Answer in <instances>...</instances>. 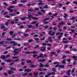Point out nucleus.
<instances>
[{
  "mask_svg": "<svg viewBox=\"0 0 77 77\" xmlns=\"http://www.w3.org/2000/svg\"><path fill=\"white\" fill-rule=\"evenodd\" d=\"M49 20V19H48V18H46V19H45L44 20H43V22H44L45 21H47V20Z\"/></svg>",
  "mask_w": 77,
  "mask_h": 77,
  "instance_id": "nucleus-30",
  "label": "nucleus"
},
{
  "mask_svg": "<svg viewBox=\"0 0 77 77\" xmlns=\"http://www.w3.org/2000/svg\"><path fill=\"white\" fill-rule=\"evenodd\" d=\"M17 36V34H13L12 35V37H15V36Z\"/></svg>",
  "mask_w": 77,
  "mask_h": 77,
  "instance_id": "nucleus-49",
  "label": "nucleus"
},
{
  "mask_svg": "<svg viewBox=\"0 0 77 77\" xmlns=\"http://www.w3.org/2000/svg\"><path fill=\"white\" fill-rule=\"evenodd\" d=\"M14 41H20V38H14Z\"/></svg>",
  "mask_w": 77,
  "mask_h": 77,
  "instance_id": "nucleus-19",
  "label": "nucleus"
},
{
  "mask_svg": "<svg viewBox=\"0 0 77 77\" xmlns=\"http://www.w3.org/2000/svg\"><path fill=\"white\" fill-rule=\"evenodd\" d=\"M37 21H34L30 23V24H36L37 23Z\"/></svg>",
  "mask_w": 77,
  "mask_h": 77,
  "instance_id": "nucleus-15",
  "label": "nucleus"
},
{
  "mask_svg": "<svg viewBox=\"0 0 77 77\" xmlns=\"http://www.w3.org/2000/svg\"><path fill=\"white\" fill-rule=\"evenodd\" d=\"M40 57L44 58V56H43V54H40Z\"/></svg>",
  "mask_w": 77,
  "mask_h": 77,
  "instance_id": "nucleus-24",
  "label": "nucleus"
},
{
  "mask_svg": "<svg viewBox=\"0 0 77 77\" xmlns=\"http://www.w3.org/2000/svg\"><path fill=\"white\" fill-rule=\"evenodd\" d=\"M28 16L29 18H32V19L35 20H38V18L35 17H32V16L31 15H28Z\"/></svg>",
  "mask_w": 77,
  "mask_h": 77,
  "instance_id": "nucleus-3",
  "label": "nucleus"
},
{
  "mask_svg": "<svg viewBox=\"0 0 77 77\" xmlns=\"http://www.w3.org/2000/svg\"><path fill=\"white\" fill-rule=\"evenodd\" d=\"M63 42L64 43H65V44H66V43H68V41H64V40H63Z\"/></svg>",
  "mask_w": 77,
  "mask_h": 77,
  "instance_id": "nucleus-29",
  "label": "nucleus"
},
{
  "mask_svg": "<svg viewBox=\"0 0 77 77\" xmlns=\"http://www.w3.org/2000/svg\"><path fill=\"white\" fill-rule=\"evenodd\" d=\"M66 56H64L63 57L62 59H65V58H66Z\"/></svg>",
  "mask_w": 77,
  "mask_h": 77,
  "instance_id": "nucleus-58",
  "label": "nucleus"
},
{
  "mask_svg": "<svg viewBox=\"0 0 77 77\" xmlns=\"http://www.w3.org/2000/svg\"><path fill=\"white\" fill-rule=\"evenodd\" d=\"M34 9L35 11H39V8H35Z\"/></svg>",
  "mask_w": 77,
  "mask_h": 77,
  "instance_id": "nucleus-52",
  "label": "nucleus"
},
{
  "mask_svg": "<svg viewBox=\"0 0 77 77\" xmlns=\"http://www.w3.org/2000/svg\"><path fill=\"white\" fill-rule=\"evenodd\" d=\"M18 57H12L13 59H17V58H18Z\"/></svg>",
  "mask_w": 77,
  "mask_h": 77,
  "instance_id": "nucleus-34",
  "label": "nucleus"
},
{
  "mask_svg": "<svg viewBox=\"0 0 77 77\" xmlns=\"http://www.w3.org/2000/svg\"><path fill=\"white\" fill-rule=\"evenodd\" d=\"M71 71V69H69L68 71L66 72V73L68 75H71V74L69 73Z\"/></svg>",
  "mask_w": 77,
  "mask_h": 77,
  "instance_id": "nucleus-7",
  "label": "nucleus"
},
{
  "mask_svg": "<svg viewBox=\"0 0 77 77\" xmlns=\"http://www.w3.org/2000/svg\"><path fill=\"white\" fill-rule=\"evenodd\" d=\"M33 41V40L32 39H30L29 41V42H32Z\"/></svg>",
  "mask_w": 77,
  "mask_h": 77,
  "instance_id": "nucleus-59",
  "label": "nucleus"
},
{
  "mask_svg": "<svg viewBox=\"0 0 77 77\" xmlns=\"http://www.w3.org/2000/svg\"><path fill=\"white\" fill-rule=\"evenodd\" d=\"M45 74V73L44 72H41L39 74V75H43Z\"/></svg>",
  "mask_w": 77,
  "mask_h": 77,
  "instance_id": "nucleus-31",
  "label": "nucleus"
},
{
  "mask_svg": "<svg viewBox=\"0 0 77 77\" xmlns=\"http://www.w3.org/2000/svg\"><path fill=\"white\" fill-rule=\"evenodd\" d=\"M44 66V67H48L49 66L48 64H46L45 66Z\"/></svg>",
  "mask_w": 77,
  "mask_h": 77,
  "instance_id": "nucleus-44",
  "label": "nucleus"
},
{
  "mask_svg": "<svg viewBox=\"0 0 77 77\" xmlns=\"http://www.w3.org/2000/svg\"><path fill=\"white\" fill-rule=\"evenodd\" d=\"M5 32H3L2 34V38H5L4 36V35H5Z\"/></svg>",
  "mask_w": 77,
  "mask_h": 77,
  "instance_id": "nucleus-28",
  "label": "nucleus"
},
{
  "mask_svg": "<svg viewBox=\"0 0 77 77\" xmlns=\"http://www.w3.org/2000/svg\"><path fill=\"white\" fill-rule=\"evenodd\" d=\"M23 71V69H19V71H20V72L21 71Z\"/></svg>",
  "mask_w": 77,
  "mask_h": 77,
  "instance_id": "nucleus-33",
  "label": "nucleus"
},
{
  "mask_svg": "<svg viewBox=\"0 0 77 77\" xmlns=\"http://www.w3.org/2000/svg\"><path fill=\"white\" fill-rule=\"evenodd\" d=\"M64 15H65V16L64 17V18H66V16H67V14H64Z\"/></svg>",
  "mask_w": 77,
  "mask_h": 77,
  "instance_id": "nucleus-32",
  "label": "nucleus"
},
{
  "mask_svg": "<svg viewBox=\"0 0 77 77\" xmlns=\"http://www.w3.org/2000/svg\"><path fill=\"white\" fill-rule=\"evenodd\" d=\"M27 63H32V60H28L26 61Z\"/></svg>",
  "mask_w": 77,
  "mask_h": 77,
  "instance_id": "nucleus-20",
  "label": "nucleus"
},
{
  "mask_svg": "<svg viewBox=\"0 0 77 77\" xmlns=\"http://www.w3.org/2000/svg\"><path fill=\"white\" fill-rule=\"evenodd\" d=\"M8 10L9 11H10V13H11L12 12H13L14 11V9H8Z\"/></svg>",
  "mask_w": 77,
  "mask_h": 77,
  "instance_id": "nucleus-26",
  "label": "nucleus"
},
{
  "mask_svg": "<svg viewBox=\"0 0 77 77\" xmlns=\"http://www.w3.org/2000/svg\"><path fill=\"white\" fill-rule=\"evenodd\" d=\"M38 74V73H33V75H34V77H37V75Z\"/></svg>",
  "mask_w": 77,
  "mask_h": 77,
  "instance_id": "nucleus-13",
  "label": "nucleus"
},
{
  "mask_svg": "<svg viewBox=\"0 0 77 77\" xmlns=\"http://www.w3.org/2000/svg\"><path fill=\"white\" fill-rule=\"evenodd\" d=\"M8 41H12V39L11 38H7Z\"/></svg>",
  "mask_w": 77,
  "mask_h": 77,
  "instance_id": "nucleus-61",
  "label": "nucleus"
},
{
  "mask_svg": "<svg viewBox=\"0 0 77 77\" xmlns=\"http://www.w3.org/2000/svg\"><path fill=\"white\" fill-rule=\"evenodd\" d=\"M44 57H47V54H45L44 55Z\"/></svg>",
  "mask_w": 77,
  "mask_h": 77,
  "instance_id": "nucleus-55",
  "label": "nucleus"
},
{
  "mask_svg": "<svg viewBox=\"0 0 77 77\" xmlns=\"http://www.w3.org/2000/svg\"><path fill=\"white\" fill-rule=\"evenodd\" d=\"M11 61L12 60H5V62H11Z\"/></svg>",
  "mask_w": 77,
  "mask_h": 77,
  "instance_id": "nucleus-9",
  "label": "nucleus"
},
{
  "mask_svg": "<svg viewBox=\"0 0 77 77\" xmlns=\"http://www.w3.org/2000/svg\"><path fill=\"white\" fill-rule=\"evenodd\" d=\"M8 51H5L4 52V54H8Z\"/></svg>",
  "mask_w": 77,
  "mask_h": 77,
  "instance_id": "nucleus-56",
  "label": "nucleus"
},
{
  "mask_svg": "<svg viewBox=\"0 0 77 77\" xmlns=\"http://www.w3.org/2000/svg\"><path fill=\"white\" fill-rule=\"evenodd\" d=\"M42 48H41L40 49V50L41 51H45V47H43Z\"/></svg>",
  "mask_w": 77,
  "mask_h": 77,
  "instance_id": "nucleus-10",
  "label": "nucleus"
},
{
  "mask_svg": "<svg viewBox=\"0 0 77 77\" xmlns=\"http://www.w3.org/2000/svg\"><path fill=\"white\" fill-rule=\"evenodd\" d=\"M66 59H64L63 61H62V63H64V64L66 63V62H65V61H66Z\"/></svg>",
  "mask_w": 77,
  "mask_h": 77,
  "instance_id": "nucleus-18",
  "label": "nucleus"
},
{
  "mask_svg": "<svg viewBox=\"0 0 77 77\" xmlns=\"http://www.w3.org/2000/svg\"><path fill=\"white\" fill-rule=\"evenodd\" d=\"M33 53L34 54H36L38 53V52L33 51L32 52H26L25 53L26 54H30V53Z\"/></svg>",
  "mask_w": 77,
  "mask_h": 77,
  "instance_id": "nucleus-2",
  "label": "nucleus"
},
{
  "mask_svg": "<svg viewBox=\"0 0 77 77\" xmlns=\"http://www.w3.org/2000/svg\"><path fill=\"white\" fill-rule=\"evenodd\" d=\"M3 43H4V42L3 41L0 42V45H1V44H3Z\"/></svg>",
  "mask_w": 77,
  "mask_h": 77,
  "instance_id": "nucleus-43",
  "label": "nucleus"
},
{
  "mask_svg": "<svg viewBox=\"0 0 77 77\" xmlns=\"http://www.w3.org/2000/svg\"><path fill=\"white\" fill-rule=\"evenodd\" d=\"M1 59H5V60L6 59V57H5L4 55H2L1 56Z\"/></svg>",
  "mask_w": 77,
  "mask_h": 77,
  "instance_id": "nucleus-11",
  "label": "nucleus"
},
{
  "mask_svg": "<svg viewBox=\"0 0 77 77\" xmlns=\"http://www.w3.org/2000/svg\"><path fill=\"white\" fill-rule=\"evenodd\" d=\"M73 59H74V60H77V57L74 56L73 57Z\"/></svg>",
  "mask_w": 77,
  "mask_h": 77,
  "instance_id": "nucleus-14",
  "label": "nucleus"
},
{
  "mask_svg": "<svg viewBox=\"0 0 77 77\" xmlns=\"http://www.w3.org/2000/svg\"><path fill=\"white\" fill-rule=\"evenodd\" d=\"M40 67H43L44 66V65L41 63H40Z\"/></svg>",
  "mask_w": 77,
  "mask_h": 77,
  "instance_id": "nucleus-27",
  "label": "nucleus"
},
{
  "mask_svg": "<svg viewBox=\"0 0 77 77\" xmlns=\"http://www.w3.org/2000/svg\"><path fill=\"white\" fill-rule=\"evenodd\" d=\"M11 70H12L13 71H15V70H16V69H15L14 67H13V68H11Z\"/></svg>",
  "mask_w": 77,
  "mask_h": 77,
  "instance_id": "nucleus-21",
  "label": "nucleus"
},
{
  "mask_svg": "<svg viewBox=\"0 0 77 77\" xmlns=\"http://www.w3.org/2000/svg\"><path fill=\"white\" fill-rule=\"evenodd\" d=\"M73 3L74 4H77V2H73Z\"/></svg>",
  "mask_w": 77,
  "mask_h": 77,
  "instance_id": "nucleus-64",
  "label": "nucleus"
},
{
  "mask_svg": "<svg viewBox=\"0 0 77 77\" xmlns=\"http://www.w3.org/2000/svg\"><path fill=\"white\" fill-rule=\"evenodd\" d=\"M55 32H54L53 33L51 34V36H53L55 35Z\"/></svg>",
  "mask_w": 77,
  "mask_h": 77,
  "instance_id": "nucleus-51",
  "label": "nucleus"
},
{
  "mask_svg": "<svg viewBox=\"0 0 77 77\" xmlns=\"http://www.w3.org/2000/svg\"><path fill=\"white\" fill-rule=\"evenodd\" d=\"M14 72L13 71H11V70H9L8 72V73L9 74H11L12 73H14Z\"/></svg>",
  "mask_w": 77,
  "mask_h": 77,
  "instance_id": "nucleus-8",
  "label": "nucleus"
},
{
  "mask_svg": "<svg viewBox=\"0 0 77 77\" xmlns=\"http://www.w3.org/2000/svg\"><path fill=\"white\" fill-rule=\"evenodd\" d=\"M19 6H23V4H19L18 5Z\"/></svg>",
  "mask_w": 77,
  "mask_h": 77,
  "instance_id": "nucleus-63",
  "label": "nucleus"
},
{
  "mask_svg": "<svg viewBox=\"0 0 77 77\" xmlns=\"http://www.w3.org/2000/svg\"><path fill=\"white\" fill-rule=\"evenodd\" d=\"M14 42H15L12 41L10 42V44H13V43H14Z\"/></svg>",
  "mask_w": 77,
  "mask_h": 77,
  "instance_id": "nucleus-62",
  "label": "nucleus"
},
{
  "mask_svg": "<svg viewBox=\"0 0 77 77\" xmlns=\"http://www.w3.org/2000/svg\"><path fill=\"white\" fill-rule=\"evenodd\" d=\"M3 5H5V6H8L6 2H4Z\"/></svg>",
  "mask_w": 77,
  "mask_h": 77,
  "instance_id": "nucleus-40",
  "label": "nucleus"
},
{
  "mask_svg": "<svg viewBox=\"0 0 77 77\" xmlns=\"http://www.w3.org/2000/svg\"><path fill=\"white\" fill-rule=\"evenodd\" d=\"M59 64V63L57 62H54L53 63V64L54 65H56V64Z\"/></svg>",
  "mask_w": 77,
  "mask_h": 77,
  "instance_id": "nucleus-48",
  "label": "nucleus"
},
{
  "mask_svg": "<svg viewBox=\"0 0 77 77\" xmlns=\"http://www.w3.org/2000/svg\"><path fill=\"white\" fill-rule=\"evenodd\" d=\"M54 30H57V28L56 27H54L53 28Z\"/></svg>",
  "mask_w": 77,
  "mask_h": 77,
  "instance_id": "nucleus-53",
  "label": "nucleus"
},
{
  "mask_svg": "<svg viewBox=\"0 0 77 77\" xmlns=\"http://www.w3.org/2000/svg\"><path fill=\"white\" fill-rule=\"evenodd\" d=\"M12 3L13 4H16L17 3V2L15 1H13Z\"/></svg>",
  "mask_w": 77,
  "mask_h": 77,
  "instance_id": "nucleus-50",
  "label": "nucleus"
},
{
  "mask_svg": "<svg viewBox=\"0 0 77 77\" xmlns=\"http://www.w3.org/2000/svg\"><path fill=\"white\" fill-rule=\"evenodd\" d=\"M59 68H64V66L62 65H59Z\"/></svg>",
  "mask_w": 77,
  "mask_h": 77,
  "instance_id": "nucleus-23",
  "label": "nucleus"
},
{
  "mask_svg": "<svg viewBox=\"0 0 77 77\" xmlns=\"http://www.w3.org/2000/svg\"><path fill=\"white\" fill-rule=\"evenodd\" d=\"M63 24H64L63 22H61L59 23V25H63Z\"/></svg>",
  "mask_w": 77,
  "mask_h": 77,
  "instance_id": "nucleus-37",
  "label": "nucleus"
},
{
  "mask_svg": "<svg viewBox=\"0 0 77 77\" xmlns=\"http://www.w3.org/2000/svg\"><path fill=\"white\" fill-rule=\"evenodd\" d=\"M23 47H22L21 48L19 49L18 48H16L15 49L14 51V53H15L16 54H18L19 53L17 51H21V48H23Z\"/></svg>",
  "mask_w": 77,
  "mask_h": 77,
  "instance_id": "nucleus-1",
  "label": "nucleus"
},
{
  "mask_svg": "<svg viewBox=\"0 0 77 77\" xmlns=\"http://www.w3.org/2000/svg\"><path fill=\"white\" fill-rule=\"evenodd\" d=\"M32 71L31 69H29V68L25 69L24 70V72H30Z\"/></svg>",
  "mask_w": 77,
  "mask_h": 77,
  "instance_id": "nucleus-5",
  "label": "nucleus"
},
{
  "mask_svg": "<svg viewBox=\"0 0 77 77\" xmlns=\"http://www.w3.org/2000/svg\"><path fill=\"white\" fill-rule=\"evenodd\" d=\"M17 45V43H14L13 44V46H16Z\"/></svg>",
  "mask_w": 77,
  "mask_h": 77,
  "instance_id": "nucleus-38",
  "label": "nucleus"
},
{
  "mask_svg": "<svg viewBox=\"0 0 77 77\" xmlns=\"http://www.w3.org/2000/svg\"><path fill=\"white\" fill-rule=\"evenodd\" d=\"M51 74H52V75L55 74V73L54 72H52L51 73H48V75H45V77H48V76H50V75H51Z\"/></svg>",
  "mask_w": 77,
  "mask_h": 77,
  "instance_id": "nucleus-4",
  "label": "nucleus"
},
{
  "mask_svg": "<svg viewBox=\"0 0 77 77\" xmlns=\"http://www.w3.org/2000/svg\"><path fill=\"white\" fill-rule=\"evenodd\" d=\"M9 24V22H6L5 24V25L6 26H8V25Z\"/></svg>",
  "mask_w": 77,
  "mask_h": 77,
  "instance_id": "nucleus-41",
  "label": "nucleus"
},
{
  "mask_svg": "<svg viewBox=\"0 0 77 77\" xmlns=\"http://www.w3.org/2000/svg\"><path fill=\"white\" fill-rule=\"evenodd\" d=\"M28 12H32L33 11V9L32 8L29 9L28 10Z\"/></svg>",
  "mask_w": 77,
  "mask_h": 77,
  "instance_id": "nucleus-22",
  "label": "nucleus"
},
{
  "mask_svg": "<svg viewBox=\"0 0 77 77\" xmlns=\"http://www.w3.org/2000/svg\"><path fill=\"white\" fill-rule=\"evenodd\" d=\"M31 67L32 68H35L36 67L35 65H31Z\"/></svg>",
  "mask_w": 77,
  "mask_h": 77,
  "instance_id": "nucleus-35",
  "label": "nucleus"
},
{
  "mask_svg": "<svg viewBox=\"0 0 77 77\" xmlns=\"http://www.w3.org/2000/svg\"><path fill=\"white\" fill-rule=\"evenodd\" d=\"M37 56L38 55L36 54H34L33 55V57H36V56Z\"/></svg>",
  "mask_w": 77,
  "mask_h": 77,
  "instance_id": "nucleus-54",
  "label": "nucleus"
},
{
  "mask_svg": "<svg viewBox=\"0 0 77 77\" xmlns=\"http://www.w3.org/2000/svg\"><path fill=\"white\" fill-rule=\"evenodd\" d=\"M75 69H73L71 71V73H74V72Z\"/></svg>",
  "mask_w": 77,
  "mask_h": 77,
  "instance_id": "nucleus-36",
  "label": "nucleus"
},
{
  "mask_svg": "<svg viewBox=\"0 0 77 77\" xmlns=\"http://www.w3.org/2000/svg\"><path fill=\"white\" fill-rule=\"evenodd\" d=\"M10 57V55H7L5 57V58L6 59V58H8V57Z\"/></svg>",
  "mask_w": 77,
  "mask_h": 77,
  "instance_id": "nucleus-39",
  "label": "nucleus"
},
{
  "mask_svg": "<svg viewBox=\"0 0 77 77\" xmlns=\"http://www.w3.org/2000/svg\"><path fill=\"white\" fill-rule=\"evenodd\" d=\"M9 33H10V35H12V34H13V31H11L10 32H9Z\"/></svg>",
  "mask_w": 77,
  "mask_h": 77,
  "instance_id": "nucleus-46",
  "label": "nucleus"
},
{
  "mask_svg": "<svg viewBox=\"0 0 77 77\" xmlns=\"http://www.w3.org/2000/svg\"><path fill=\"white\" fill-rule=\"evenodd\" d=\"M52 32V31H49V35H50V34H51V32Z\"/></svg>",
  "mask_w": 77,
  "mask_h": 77,
  "instance_id": "nucleus-57",
  "label": "nucleus"
},
{
  "mask_svg": "<svg viewBox=\"0 0 77 77\" xmlns=\"http://www.w3.org/2000/svg\"><path fill=\"white\" fill-rule=\"evenodd\" d=\"M46 60L45 59H40L38 60V62H43L45 61Z\"/></svg>",
  "mask_w": 77,
  "mask_h": 77,
  "instance_id": "nucleus-6",
  "label": "nucleus"
},
{
  "mask_svg": "<svg viewBox=\"0 0 77 77\" xmlns=\"http://www.w3.org/2000/svg\"><path fill=\"white\" fill-rule=\"evenodd\" d=\"M28 26L29 28H32V26L30 25H28Z\"/></svg>",
  "mask_w": 77,
  "mask_h": 77,
  "instance_id": "nucleus-45",
  "label": "nucleus"
},
{
  "mask_svg": "<svg viewBox=\"0 0 77 77\" xmlns=\"http://www.w3.org/2000/svg\"><path fill=\"white\" fill-rule=\"evenodd\" d=\"M29 36V34H24V36H25V37H27V36Z\"/></svg>",
  "mask_w": 77,
  "mask_h": 77,
  "instance_id": "nucleus-25",
  "label": "nucleus"
},
{
  "mask_svg": "<svg viewBox=\"0 0 77 77\" xmlns=\"http://www.w3.org/2000/svg\"><path fill=\"white\" fill-rule=\"evenodd\" d=\"M29 44V43H25L24 44V45H28Z\"/></svg>",
  "mask_w": 77,
  "mask_h": 77,
  "instance_id": "nucleus-47",
  "label": "nucleus"
},
{
  "mask_svg": "<svg viewBox=\"0 0 77 77\" xmlns=\"http://www.w3.org/2000/svg\"><path fill=\"white\" fill-rule=\"evenodd\" d=\"M64 46H65V48H68V45H64Z\"/></svg>",
  "mask_w": 77,
  "mask_h": 77,
  "instance_id": "nucleus-60",
  "label": "nucleus"
},
{
  "mask_svg": "<svg viewBox=\"0 0 77 77\" xmlns=\"http://www.w3.org/2000/svg\"><path fill=\"white\" fill-rule=\"evenodd\" d=\"M51 37H49V38L48 39V40L49 42H52L53 40L51 39Z\"/></svg>",
  "mask_w": 77,
  "mask_h": 77,
  "instance_id": "nucleus-12",
  "label": "nucleus"
},
{
  "mask_svg": "<svg viewBox=\"0 0 77 77\" xmlns=\"http://www.w3.org/2000/svg\"><path fill=\"white\" fill-rule=\"evenodd\" d=\"M20 3H25L27 2V0H24V1H20Z\"/></svg>",
  "mask_w": 77,
  "mask_h": 77,
  "instance_id": "nucleus-17",
  "label": "nucleus"
},
{
  "mask_svg": "<svg viewBox=\"0 0 77 77\" xmlns=\"http://www.w3.org/2000/svg\"><path fill=\"white\" fill-rule=\"evenodd\" d=\"M14 8V6H11L9 7V8H8V9H11V8Z\"/></svg>",
  "mask_w": 77,
  "mask_h": 77,
  "instance_id": "nucleus-42",
  "label": "nucleus"
},
{
  "mask_svg": "<svg viewBox=\"0 0 77 77\" xmlns=\"http://www.w3.org/2000/svg\"><path fill=\"white\" fill-rule=\"evenodd\" d=\"M26 17H24L23 18H21L20 19V20H23V21H24V20H26Z\"/></svg>",
  "mask_w": 77,
  "mask_h": 77,
  "instance_id": "nucleus-16",
  "label": "nucleus"
}]
</instances>
